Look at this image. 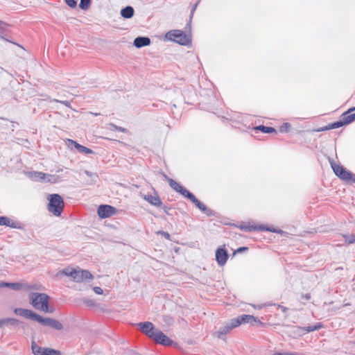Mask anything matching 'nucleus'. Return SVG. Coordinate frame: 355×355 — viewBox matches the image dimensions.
I'll list each match as a JSON object with an SVG mask.
<instances>
[{"label":"nucleus","mask_w":355,"mask_h":355,"mask_svg":"<svg viewBox=\"0 0 355 355\" xmlns=\"http://www.w3.org/2000/svg\"><path fill=\"white\" fill-rule=\"evenodd\" d=\"M14 313L21 317L37 321L44 327H50L56 330H61L63 329V325L60 321L53 318H43L30 309L15 308L14 309Z\"/></svg>","instance_id":"f257e3e1"},{"label":"nucleus","mask_w":355,"mask_h":355,"mask_svg":"<svg viewBox=\"0 0 355 355\" xmlns=\"http://www.w3.org/2000/svg\"><path fill=\"white\" fill-rule=\"evenodd\" d=\"M59 272L70 277L73 282L78 283L83 281H89L93 279V275L87 270L67 268L60 270Z\"/></svg>","instance_id":"f03ea898"},{"label":"nucleus","mask_w":355,"mask_h":355,"mask_svg":"<svg viewBox=\"0 0 355 355\" xmlns=\"http://www.w3.org/2000/svg\"><path fill=\"white\" fill-rule=\"evenodd\" d=\"M49 297L45 293H31L29 294L30 303L35 309L51 313L52 310L49 309Z\"/></svg>","instance_id":"7ed1b4c3"},{"label":"nucleus","mask_w":355,"mask_h":355,"mask_svg":"<svg viewBox=\"0 0 355 355\" xmlns=\"http://www.w3.org/2000/svg\"><path fill=\"white\" fill-rule=\"evenodd\" d=\"M49 201L48 211L55 216H60L64 207V202L62 198L57 193L50 194L47 198Z\"/></svg>","instance_id":"20e7f679"},{"label":"nucleus","mask_w":355,"mask_h":355,"mask_svg":"<svg viewBox=\"0 0 355 355\" xmlns=\"http://www.w3.org/2000/svg\"><path fill=\"white\" fill-rule=\"evenodd\" d=\"M165 40L175 42L181 45L187 46L191 43V37L180 30H173L165 35Z\"/></svg>","instance_id":"39448f33"},{"label":"nucleus","mask_w":355,"mask_h":355,"mask_svg":"<svg viewBox=\"0 0 355 355\" xmlns=\"http://www.w3.org/2000/svg\"><path fill=\"white\" fill-rule=\"evenodd\" d=\"M180 193L191 201L202 212H203L207 216H215L214 211L206 207L199 200H198L193 193H191L185 188L183 187Z\"/></svg>","instance_id":"423d86ee"},{"label":"nucleus","mask_w":355,"mask_h":355,"mask_svg":"<svg viewBox=\"0 0 355 355\" xmlns=\"http://www.w3.org/2000/svg\"><path fill=\"white\" fill-rule=\"evenodd\" d=\"M331 166L334 173L340 179L349 181L353 177V173L347 171L345 168L340 164H337L333 159H329Z\"/></svg>","instance_id":"0eeeda50"},{"label":"nucleus","mask_w":355,"mask_h":355,"mask_svg":"<svg viewBox=\"0 0 355 355\" xmlns=\"http://www.w3.org/2000/svg\"><path fill=\"white\" fill-rule=\"evenodd\" d=\"M31 349L34 355H61L59 350L40 347L35 341L31 343Z\"/></svg>","instance_id":"6e6552de"},{"label":"nucleus","mask_w":355,"mask_h":355,"mask_svg":"<svg viewBox=\"0 0 355 355\" xmlns=\"http://www.w3.org/2000/svg\"><path fill=\"white\" fill-rule=\"evenodd\" d=\"M233 326L238 327L243 323L254 324L260 322L259 320L251 315L243 314L232 319Z\"/></svg>","instance_id":"1a4fd4ad"},{"label":"nucleus","mask_w":355,"mask_h":355,"mask_svg":"<svg viewBox=\"0 0 355 355\" xmlns=\"http://www.w3.org/2000/svg\"><path fill=\"white\" fill-rule=\"evenodd\" d=\"M151 339L154 340L157 343L165 346H170L173 344V340L158 329H156Z\"/></svg>","instance_id":"9d476101"},{"label":"nucleus","mask_w":355,"mask_h":355,"mask_svg":"<svg viewBox=\"0 0 355 355\" xmlns=\"http://www.w3.org/2000/svg\"><path fill=\"white\" fill-rule=\"evenodd\" d=\"M98 215L101 218H106L114 215L116 213V209L107 205H101L98 208Z\"/></svg>","instance_id":"9b49d317"},{"label":"nucleus","mask_w":355,"mask_h":355,"mask_svg":"<svg viewBox=\"0 0 355 355\" xmlns=\"http://www.w3.org/2000/svg\"><path fill=\"white\" fill-rule=\"evenodd\" d=\"M137 325L139 327L141 332L150 338L157 329H155L153 324L150 322H139Z\"/></svg>","instance_id":"f8f14e48"},{"label":"nucleus","mask_w":355,"mask_h":355,"mask_svg":"<svg viewBox=\"0 0 355 355\" xmlns=\"http://www.w3.org/2000/svg\"><path fill=\"white\" fill-rule=\"evenodd\" d=\"M227 251L223 248H218L216 251V260L220 266H224L228 259Z\"/></svg>","instance_id":"ddd939ff"},{"label":"nucleus","mask_w":355,"mask_h":355,"mask_svg":"<svg viewBox=\"0 0 355 355\" xmlns=\"http://www.w3.org/2000/svg\"><path fill=\"white\" fill-rule=\"evenodd\" d=\"M241 229L244 230L245 231H248V232L259 230V231H268V232H275V233H281V234L283 233V231L281 230H277V229L272 228V227H268L263 225L246 226L244 227H241Z\"/></svg>","instance_id":"4468645a"},{"label":"nucleus","mask_w":355,"mask_h":355,"mask_svg":"<svg viewBox=\"0 0 355 355\" xmlns=\"http://www.w3.org/2000/svg\"><path fill=\"white\" fill-rule=\"evenodd\" d=\"M236 326H233V321L226 323L223 327H220L216 333L217 338L223 339V336L228 334L232 329L235 328Z\"/></svg>","instance_id":"2eb2a0df"},{"label":"nucleus","mask_w":355,"mask_h":355,"mask_svg":"<svg viewBox=\"0 0 355 355\" xmlns=\"http://www.w3.org/2000/svg\"><path fill=\"white\" fill-rule=\"evenodd\" d=\"M67 143L69 147H70L71 148H73V147H74L80 153L85 154H92L94 153L92 149L87 148L84 146H82L72 139H68Z\"/></svg>","instance_id":"dca6fc26"},{"label":"nucleus","mask_w":355,"mask_h":355,"mask_svg":"<svg viewBox=\"0 0 355 355\" xmlns=\"http://www.w3.org/2000/svg\"><path fill=\"white\" fill-rule=\"evenodd\" d=\"M0 225H5L12 228L22 229L21 223L11 220L7 216H0Z\"/></svg>","instance_id":"f3484780"},{"label":"nucleus","mask_w":355,"mask_h":355,"mask_svg":"<svg viewBox=\"0 0 355 355\" xmlns=\"http://www.w3.org/2000/svg\"><path fill=\"white\" fill-rule=\"evenodd\" d=\"M150 44V40L148 37H137L135 39L133 44L137 48L148 46Z\"/></svg>","instance_id":"a211bd4d"},{"label":"nucleus","mask_w":355,"mask_h":355,"mask_svg":"<svg viewBox=\"0 0 355 355\" xmlns=\"http://www.w3.org/2000/svg\"><path fill=\"white\" fill-rule=\"evenodd\" d=\"M354 110L355 107H353L342 114L343 119L347 125L355 121V113L351 114V112Z\"/></svg>","instance_id":"6ab92c4d"},{"label":"nucleus","mask_w":355,"mask_h":355,"mask_svg":"<svg viewBox=\"0 0 355 355\" xmlns=\"http://www.w3.org/2000/svg\"><path fill=\"white\" fill-rule=\"evenodd\" d=\"M144 199L155 207H161L162 205V202L158 196L148 195L146 196Z\"/></svg>","instance_id":"aec40b11"},{"label":"nucleus","mask_w":355,"mask_h":355,"mask_svg":"<svg viewBox=\"0 0 355 355\" xmlns=\"http://www.w3.org/2000/svg\"><path fill=\"white\" fill-rule=\"evenodd\" d=\"M29 178L35 181H42L45 179V173L38 171H30L27 173Z\"/></svg>","instance_id":"412c9836"},{"label":"nucleus","mask_w":355,"mask_h":355,"mask_svg":"<svg viewBox=\"0 0 355 355\" xmlns=\"http://www.w3.org/2000/svg\"><path fill=\"white\" fill-rule=\"evenodd\" d=\"M164 178L167 180L168 182L170 187L175 190L176 192L179 193L182 190L183 187L181 186L179 183H178L174 180L168 178L167 175H164Z\"/></svg>","instance_id":"4be33fe9"},{"label":"nucleus","mask_w":355,"mask_h":355,"mask_svg":"<svg viewBox=\"0 0 355 355\" xmlns=\"http://www.w3.org/2000/svg\"><path fill=\"white\" fill-rule=\"evenodd\" d=\"M3 287H8L15 291H19L24 288V284L21 283L0 282V288Z\"/></svg>","instance_id":"5701e85b"},{"label":"nucleus","mask_w":355,"mask_h":355,"mask_svg":"<svg viewBox=\"0 0 355 355\" xmlns=\"http://www.w3.org/2000/svg\"><path fill=\"white\" fill-rule=\"evenodd\" d=\"M134 8L130 6H128L121 9V15L125 19H130L134 15Z\"/></svg>","instance_id":"b1692460"},{"label":"nucleus","mask_w":355,"mask_h":355,"mask_svg":"<svg viewBox=\"0 0 355 355\" xmlns=\"http://www.w3.org/2000/svg\"><path fill=\"white\" fill-rule=\"evenodd\" d=\"M345 125H347V124L345 123V121L343 119V116L341 114L339 121H335L334 123H329V128H331V129H336V128H338L340 127H342V126H343Z\"/></svg>","instance_id":"393cba45"},{"label":"nucleus","mask_w":355,"mask_h":355,"mask_svg":"<svg viewBox=\"0 0 355 355\" xmlns=\"http://www.w3.org/2000/svg\"><path fill=\"white\" fill-rule=\"evenodd\" d=\"M255 130H260L263 133H272L276 132V130L272 127H268L263 125L254 128Z\"/></svg>","instance_id":"a878e982"},{"label":"nucleus","mask_w":355,"mask_h":355,"mask_svg":"<svg viewBox=\"0 0 355 355\" xmlns=\"http://www.w3.org/2000/svg\"><path fill=\"white\" fill-rule=\"evenodd\" d=\"M107 128L112 131H119L121 132H126L127 130L123 127L117 126L113 123H108Z\"/></svg>","instance_id":"bb28decb"},{"label":"nucleus","mask_w":355,"mask_h":355,"mask_svg":"<svg viewBox=\"0 0 355 355\" xmlns=\"http://www.w3.org/2000/svg\"><path fill=\"white\" fill-rule=\"evenodd\" d=\"M19 321L17 319L15 318H4L3 319V325L8 324V325H17L19 324Z\"/></svg>","instance_id":"cd10ccee"},{"label":"nucleus","mask_w":355,"mask_h":355,"mask_svg":"<svg viewBox=\"0 0 355 355\" xmlns=\"http://www.w3.org/2000/svg\"><path fill=\"white\" fill-rule=\"evenodd\" d=\"M343 236L347 244L355 243V234H343Z\"/></svg>","instance_id":"c85d7f7f"},{"label":"nucleus","mask_w":355,"mask_h":355,"mask_svg":"<svg viewBox=\"0 0 355 355\" xmlns=\"http://www.w3.org/2000/svg\"><path fill=\"white\" fill-rule=\"evenodd\" d=\"M91 3V0H80L79 3V7L82 10H87Z\"/></svg>","instance_id":"c756f323"},{"label":"nucleus","mask_w":355,"mask_h":355,"mask_svg":"<svg viewBox=\"0 0 355 355\" xmlns=\"http://www.w3.org/2000/svg\"><path fill=\"white\" fill-rule=\"evenodd\" d=\"M43 182H52V183H54L55 182V177L53 175H50V174H46L45 173V179L42 180Z\"/></svg>","instance_id":"7c9ffc66"},{"label":"nucleus","mask_w":355,"mask_h":355,"mask_svg":"<svg viewBox=\"0 0 355 355\" xmlns=\"http://www.w3.org/2000/svg\"><path fill=\"white\" fill-rule=\"evenodd\" d=\"M291 128V125L289 123H284L280 127H279V131L281 132H288Z\"/></svg>","instance_id":"2f4dec72"},{"label":"nucleus","mask_w":355,"mask_h":355,"mask_svg":"<svg viewBox=\"0 0 355 355\" xmlns=\"http://www.w3.org/2000/svg\"><path fill=\"white\" fill-rule=\"evenodd\" d=\"M322 327L321 324H316L314 326H309L307 327V331L311 332L319 329Z\"/></svg>","instance_id":"473e14b6"},{"label":"nucleus","mask_w":355,"mask_h":355,"mask_svg":"<svg viewBox=\"0 0 355 355\" xmlns=\"http://www.w3.org/2000/svg\"><path fill=\"white\" fill-rule=\"evenodd\" d=\"M65 2L70 8H75L77 4L76 0H65Z\"/></svg>","instance_id":"72a5a7b5"},{"label":"nucleus","mask_w":355,"mask_h":355,"mask_svg":"<svg viewBox=\"0 0 355 355\" xmlns=\"http://www.w3.org/2000/svg\"><path fill=\"white\" fill-rule=\"evenodd\" d=\"M85 173L87 176H89V177H90V178H94V179H93V180H94V182L96 181V178H97V177H98V175H97L96 173H92V172H90V171H87V170H86V171H85Z\"/></svg>","instance_id":"f704fd0d"},{"label":"nucleus","mask_w":355,"mask_h":355,"mask_svg":"<svg viewBox=\"0 0 355 355\" xmlns=\"http://www.w3.org/2000/svg\"><path fill=\"white\" fill-rule=\"evenodd\" d=\"M83 302L87 304V306H92L95 305V302L92 300L89 299H83Z\"/></svg>","instance_id":"c9c22d12"},{"label":"nucleus","mask_w":355,"mask_h":355,"mask_svg":"<svg viewBox=\"0 0 355 355\" xmlns=\"http://www.w3.org/2000/svg\"><path fill=\"white\" fill-rule=\"evenodd\" d=\"M94 291L98 295H102L103 293V289L99 286H95L94 288Z\"/></svg>","instance_id":"e433bc0d"},{"label":"nucleus","mask_w":355,"mask_h":355,"mask_svg":"<svg viewBox=\"0 0 355 355\" xmlns=\"http://www.w3.org/2000/svg\"><path fill=\"white\" fill-rule=\"evenodd\" d=\"M25 289L29 290V289H38L37 286L36 285H27L24 284V288Z\"/></svg>","instance_id":"4c0bfd02"},{"label":"nucleus","mask_w":355,"mask_h":355,"mask_svg":"<svg viewBox=\"0 0 355 355\" xmlns=\"http://www.w3.org/2000/svg\"><path fill=\"white\" fill-rule=\"evenodd\" d=\"M159 233L161 234L162 235H163L168 240H169L171 238V236L168 232L161 231Z\"/></svg>","instance_id":"58836bf2"},{"label":"nucleus","mask_w":355,"mask_h":355,"mask_svg":"<svg viewBox=\"0 0 355 355\" xmlns=\"http://www.w3.org/2000/svg\"><path fill=\"white\" fill-rule=\"evenodd\" d=\"M329 128V124H328L327 125H325L324 127L320 128L317 131L320 132V131H324V130H331V128Z\"/></svg>","instance_id":"ea45409f"},{"label":"nucleus","mask_w":355,"mask_h":355,"mask_svg":"<svg viewBox=\"0 0 355 355\" xmlns=\"http://www.w3.org/2000/svg\"><path fill=\"white\" fill-rule=\"evenodd\" d=\"M248 250V248L247 247H240L236 250V252H242L246 251Z\"/></svg>","instance_id":"a19ab883"},{"label":"nucleus","mask_w":355,"mask_h":355,"mask_svg":"<svg viewBox=\"0 0 355 355\" xmlns=\"http://www.w3.org/2000/svg\"><path fill=\"white\" fill-rule=\"evenodd\" d=\"M198 2H197L192 8L191 10V17H192V15L194 12V11L196 10L197 6H198Z\"/></svg>","instance_id":"79ce46f5"},{"label":"nucleus","mask_w":355,"mask_h":355,"mask_svg":"<svg viewBox=\"0 0 355 355\" xmlns=\"http://www.w3.org/2000/svg\"><path fill=\"white\" fill-rule=\"evenodd\" d=\"M5 26H6V24H4L3 21H1V24H0V33H2V31L4 30L5 28Z\"/></svg>","instance_id":"37998d69"},{"label":"nucleus","mask_w":355,"mask_h":355,"mask_svg":"<svg viewBox=\"0 0 355 355\" xmlns=\"http://www.w3.org/2000/svg\"><path fill=\"white\" fill-rule=\"evenodd\" d=\"M264 306L262 305V304H259V305H253V307L256 309H261Z\"/></svg>","instance_id":"c03bdc74"},{"label":"nucleus","mask_w":355,"mask_h":355,"mask_svg":"<svg viewBox=\"0 0 355 355\" xmlns=\"http://www.w3.org/2000/svg\"><path fill=\"white\" fill-rule=\"evenodd\" d=\"M60 103L67 107H69L70 103L68 101H60Z\"/></svg>","instance_id":"a18cd8bd"},{"label":"nucleus","mask_w":355,"mask_h":355,"mask_svg":"<svg viewBox=\"0 0 355 355\" xmlns=\"http://www.w3.org/2000/svg\"><path fill=\"white\" fill-rule=\"evenodd\" d=\"M279 308L282 309V311L284 312V313H286L288 310V309L286 307H284L283 306H279Z\"/></svg>","instance_id":"49530a36"},{"label":"nucleus","mask_w":355,"mask_h":355,"mask_svg":"<svg viewBox=\"0 0 355 355\" xmlns=\"http://www.w3.org/2000/svg\"><path fill=\"white\" fill-rule=\"evenodd\" d=\"M350 180H352L353 182H355V175L353 174V177Z\"/></svg>","instance_id":"de8ad7c7"},{"label":"nucleus","mask_w":355,"mask_h":355,"mask_svg":"<svg viewBox=\"0 0 355 355\" xmlns=\"http://www.w3.org/2000/svg\"><path fill=\"white\" fill-rule=\"evenodd\" d=\"M163 209H164V211H165L166 213H167V214H168V211H167L168 207H166V206H164V207H163Z\"/></svg>","instance_id":"09e8293b"},{"label":"nucleus","mask_w":355,"mask_h":355,"mask_svg":"<svg viewBox=\"0 0 355 355\" xmlns=\"http://www.w3.org/2000/svg\"><path fill=\"white\" fill-rule=\"evenodd\" d=\"M310 297H311L310 294H306V298L307 300H309V299H310Z\"/></svg>","instance_id":"8fccbe9b"},{"label":"nucleus","mask_w":355,"mask_h":355,"mask_svg":"<svg viewBox=\"0 0 355 355\" xmlns=\"http://www.w3.org/2000/svg\"><path fill=\"white\" fill-rule=\"evenodd\" d=\"M91 114H93V115H94V116L100 115V114H99V113H93V112H92Z\"/></svg>","instance_id":"3c124183"},{"label":"nucleus","mask_w":355,"mask_h":355,"mask_svg":"<svg viewBox=\"0 0 355 355\" xmlns=\"http://www.w3.org/2000/svg\"><path fill=\"white\" fill-rule=\"evenodd\" d=\"M3 325V319L0 320V326Z\"/></svg>","instance_id":"603ef678"}]
</instances>
